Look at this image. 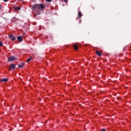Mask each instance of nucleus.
<instances>
[{
	"instance_id": "nucleus-7",
	"label": "nucleus",
	"mask_w": 131,
	"mask_h": 131,
	"mask_svg": "<svg viewBox=\"0 0 131 131\" xmlns=\"http://www.w3.org/2000/svg\"><path fill=\"white\" fill-rule=\"evenodd\" d=\"M24 65H25V63H22L21 64L18 66L19 68H22V67H24Z\"/></svg>"
},
{
	"instance_id": "nucleus-18",
	"label": "nucleus",
	"mask_w": 131,
	"mask_h": 131,
	"mask_svg": "<svg viewBox=\"0 0 131 131\" xmlns=\"http://www.w3.org/2000/svg\"><path fill=\"white\" fill-rule=\"evenodd\" d=\"M2 9V5H0V10Z\"/></svg>"
},
{
	"instance_id": "nucleus-16",
	"label": "nucleus",
	"mask_w": 131,
	"mask_h": 131,
	"mask_svg": "<svg viewBox=\"0 0 131 131\" xmlns=\"http://www.w3.org/2000/svg\"><path fill=\"white\" fill-rule=\"evenodd\" d=\"M9 37H13V35H11L10 36H9Z\"/></svg>"
},
{
	"instance_id": "nucleus-6",
	"label": "nucleus",
	"mask_w": 131,
	"mask_h": 131,
	"mask_svg": "<svg viewBox=\"0 0 131 131\" xmlns=\"http://www.w3.org/2000/svg\"><path fill=\"white\" fill-rule=\"evenodd\" d=\"M17 40H18V41L21 42L23 40V39L22 38V37L18 36V37H17Z\"/></svg>"
},
{
	"instance_id": "nucleus-17",
	"label": "nucleus",
	"mask_w": 131,
	"mask_h": 131,
	"mask_svg": "<svg viewBox=\"0 0 131 131\" xmlns=\"http://www.w3.org/2000/svg\"><path fill=\"white\" fill-rule=\"evenodd\" d=\"M101 131H106V130H105V129H102Z\"/></svg>"
},
{
	"instance_id": "nucleus-11",
	"label": "nucleus",
	"mask_w": 131,
	"mask_h": 131,
	"mask_svg": "<svg viewBox=\"0 0 131 131\" xmlns=\"http://www.w3.org/2000/svg\"><path fill=\"white\" fill-rule=\"evenodd\" d=\"M20 9H21L19 7H17L16 8H15V10H20Z\"/></svg>"
},
{
	"instance_id": "nucleus-3",
	"label": "nucleus",
	"mask_w": 131,
	"mask_h": 131,
	"mask_svg": "<svg viewBox=\"0 0 131 131\" xmlns=\"http://www.w3.org/2000/svg\"><path fill=\"white\" fill-rule=\"evenodd\" d=\"M15 67L16 66H15V64H11L10 67V70H14V69H15Z\"/></svg>"
},
{
	"instance_id": "nucleus-4",
	"label": "nucleus",
	"mask_w": 131,
	"mask_h": 131,
	"mask_svg": "<svg viewBox=\"0 0 131 131\" xmlns=\"http://www.w3.org/2000/svg\"><path fill=\"white\" fill-rule=\"evenodd\" d=\"M96 54L99 57H101V56L102 55V53H101V52L98 51H96Z\"/></svg>"
},
{
	"instance_id": "nucleus-10",
	"label": "nucleus",
	"mask_w": 131,
	"mask_h": 131,
	"mask_svg": "<svg viewBox=\"0 0 131 131\" xmlns=\"http://www.w3.org/2000/svg\"><path fill=\"white\" fill-rule=\"evenodd\" d=\"M30 60H31V57L28 58V59H27V62H29V61H30Z\"/></svg>"
},
{
	"instance_id": "nucleus-15",
	"label": "nucleus",
	"mask_w": 131,
	"mask_h": 131,
	"mask_svg": "<svg viewBox=\"0 0 131 131\" xmlns=\"http://www.w3.org/2000/svg\"><path fill=\"white\" fill-rule=\"evenodd\" d=\"M7 2H8V0H4V3H7Z\"/></svg>"
},
{
	"instance_id": "nucleus-5",
	"label": "nucleus",
	"mask_w": 131,
	"mask_h": 131,
	"mask_svg": "<svg viewBox=\"0 0 131 131\" xmlns=\"http://www.w3.org/2000/svg\"><path fill=\"white\" fill-rule=\"evenodd\" d=\"M7 81H8V78H4V79H2L1 80V82H7Z\"/></svg>"
},
{
	"instance_id": "nucleus-8",
	"label": "nucleus",
	"mask_w": 131,
	"mask_h": 131,
	"mask_svg": "<svg viewBox=\"0 0 131 131\" xmlns=\"http://www.w3.org/2000/svg\"><path fill=\"white\" fill-rule=\"evenodd\" d=\"M78 16L79 18H80V17H81V16H82L81 14V12L79 11L78 12Z\"/></svg>"
},
{
	"instance_id": "nucleus-14",
	"label": "nucleus",
	"mask_w": 131,
	"mask_h": 131,
	"mask_svg": "<svg viewBox=\"0 0 131 131\" xmlns=\"http://www.w3.org/2000/svg\"><path fill=\"white\" fill-rule=\"evenodd\" d=\"M2 46H3V42L0 41V47H2Z\"/></svg>"
},
{
	"instance_id": "nucleus-13",
	"label": "nucleus",
	"mask_w": 131,
	"mask_h": 131,
	"mask_svg": "<svg viewBox=\"0 0 131 131\" xmlns=\"http://www.w3.org/2000/svg\"><path fill=\"white\" fill-rule=\"evenodd\" d=\"M48 3H51L52 2V0H46Z\"/></svg>"
},
{
	"instance_id": "nucleus-1",
	"label": "nucleus",
	"mask_w": 131,
	"mask_h": 131,
	"mask_svg": "<svg viewBox=\"0 0 131 131\" xmlns=\"http://www.w3.org/2000/svg\"><path fill=\"white\" fill-rule=\"evenodd\" d=\"M33 8L37 9V10H43V9H45V5L42 4H36L33 5Z\"/></svg>"
},
{
	"instance_id": "nucleus-2",
	"label": "nucleus",
	"mask_w": 131,
	"mask_h": 131,
	"mask_svg": "<svg viewBox=\"0 0 131 131\" xmlns=\"http://www.w3.org/2000/svg\"><path fill=\"white\" fill-rule=\"evenodd\" d=\"M15 60H17V58H16V57L14 56H10L8 58V60L9 62H11V61H15Z\"/></svg>"
},
{
	"instance_id": "nucleus-9",
	"label": "nucleus",
	"mask_w": 131,
	"mask_h": 131,
	"mask_svg": "<svg viewBox=\"0 0 131 131\" xmlns=\"http://www.w3.org/2000/svg\"><path fill=\"white\" fill-rule=\"evenodd\" d=\"M74 49L76 50H78V47L77 46H76V45H74Z\"/></svg>"
},
{
	"instance_id": "nucleus-12",
	"label": "nucleus",
	"mask_w": 131,
	"mask_h": 131,
	"mask_svg": "<svg viewBox=\"0 0 131 131\" xmlns=\"http://www.w3.org/2000/svg\"><path fill=\"white\" fill-rule=\"evenodd\" d=\"M15 39H16V37H13L12 38V41L15 40Z\"/></svg>"
}]
</instances>
